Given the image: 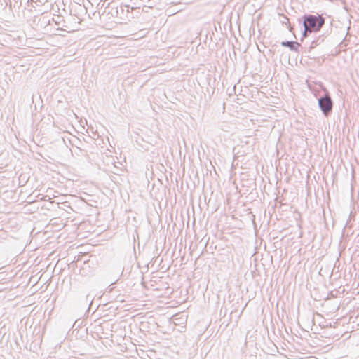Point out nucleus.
<instances>
[{"label": "nucleus", "mask_w": 359, "mask_h": 359, "mask_svg": "<svg viewBox=\"0 0 359 359\" xmlns=\"http://www.w3.org/2000/svg\"><path fill=\"white\" fill-rule=\"evenodd\" d=\"M48 1V0H28L27 6L28 7L32 6V8H36V6L44 5Z\"/></svg>", "instance_id": "nucleus-5"}, {"label": "nucleus", "mask_w": 359, "mask_h": 359, "mask_svg": "<svg viewBox=\"0 0 359 359\" xmlns=\"http://www.w3.org/2000/svg\"><path fill=\"white\" fill-rule=\"evenodd\" d=\"M281 45L283 47L289 48L292 51H297L298 47L300 46L298 42L293 41H282Z\"/></svg>", "instance_id": "nucleus-4"}, {"label": "nucleus", "mask_w": 359, "mask_h": 359, "mask_svg": "<svg viewBox=\"0 0 359 359\" xmlns=\"http://www.w3.org/2000/svg\"><path fill=\"white\" fill-rule=\"evenodd\" d=\"M141 7H147L143 1L140 0H130L129 4H121V9L122 11H124V8H127V12H129V9L133 11L135 9L140 8Z\"/></svg>", "instance_id": "nucleus-3"}, {"label": "nucleus", "mask_w": 359, "mask_h": 359, "mask_svg": "<svg viewBox=\"0 0 359 359\" xmlns=\"http://www.w3.org/2000/svg\"><path fill=\"white\" fill-rule=\"evenodd\" d=\"M325 21V18L319 15H304L302 19H299V25L304 27L302 38L306 37L309 33L318 32L324 25Z\"/></svg>", "instance_id": "nucleus-1"}, {"label": "nucleus", "mask_w": 359, "mask_h": 359, "mask_svg": "<svg viewBox=\"0 0 359 359\" xmlns=\"http://www.w3.org/2000/svg\"><path fill=\"white\" fill-rule=\"evenodd\" d=\"M282 23L283 24H286V25H289V29L290 31H292V28H291V26H290V20H289V18L287 17V16H283V19L282 20Z\"/></svg>", "instance_id": "nucleus-7"}, {"label": "nucleus", "mask_w": 359, "mask_h": 359, "mask_svg": "<svg viewBox=\"0 0 359 359\" xmlns=\"http://www.w3.org/2000/svg\"><path fill=\"white\" fill-rule=\"evenodd\" d=\"M25 11L29 12V13H32V8H25Z\"/></svg>", "instance_id": "nucleus-10"}, {"label": "nucleus", "mask_w": 359, "mask_h": 359, "mask_svg": "<svg viewBox=\"0 0 359 359\" xmlns=\"http://www.w3.org/2000/svg\"><path fill=\"white\" fill-rule=\"evenodd\" d=\"M318 106L325 116H328L331 114L333 102L327 91H325L324 95L318 99Z\"/></svg>", "instance_id": "nucleus-2"}, {"label": "nucleus", "mask_w": 359, "mask_h": 359, "mask_svg": "<svg viewBox=\"0 0 359 359\" xmlns=\"http://www.w3.org/2000/svg\"><path fill=\"white\" fill-rule=\"evenodd\" d=\"M322 41H323V39H320V38H318V39L316 40H313L311 42V44H310V46H309V48L310 49H312V48H315L318 45H319Z\"/></svg>", "instance_id": "nucleus-6"}, {"label": "nucleus", "mask_w": 359, "mask_h": 359, "mask_svg": "<svg viewBox=\"0 0 359 359\" xmlns=\"http://www.w3.org/2000/svg\"><path fill=\"white\" fill-rule=\"evenodd\" d=\"M120 11H121V13H123V14L124 13V12H126V17H127V18H129V16H128V15L130 13V11H129V12H127V8H124V11H122V10L121 9V7H120L118 9H117V13H119V12H120Z\"/></svg>", "instance_id": "nucleus-9"}, {"label": "nucleus", "mask_w": 359, "mask_h": 359, "mask_svg": "<svg viewBox=\"0 0 359 359\" xmlns=\"http://www.w3.org/2000/svg\"><path fill=\"white\" fill-rule=\"evenodd\" d=\"M40 20H42V24H44V25H49L50 24V20L47 19L46 16H44L42 18H40Z\"/></svg>", "instance_id": "nucleus-8"}]
</instances>
